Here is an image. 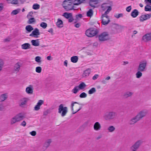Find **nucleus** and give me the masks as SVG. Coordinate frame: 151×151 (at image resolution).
Here are the masks:
<instances>
[{
	"label": "nucleus",
	"instance_id": "nucleus-50",
	"mask_svg": "<svg viewBox=\"0 0 151 151\" xmlns=\"http://www.w3.org/2000/svg\"><path fill=\"white\" fill-rule=\"evenodd\" d=\"M33 13L32 12H30L28 14L27 17L28 18H31V17H32V15H33Z\"/></svg>",
	"mask_w": 151,
	"mask_h": 151
},
{
	"label": "nucleus",
	"instance_id": "nucleus-2",
	"mask_svg": "<svg viewBox=\"0 0 151 151\" xmlns=\"http://www.w3.org/2000/svg\"><path fill=\"white\" fill-rule=\"evenodd\" d=\"M117 116L116 112L113 111L107 112L103 116V118L107 121L113 120L115 119Z\"/></svg>",
	"mask_w": 151,
	"mask_h": 151
},
{
	"label": "nucleus",
	"instance_id": "nucleus-23",
	"mask_svg": "<svg viewBox=\"0 0 151 151\" xmlns=\"http://www.w3.org/2000/svg\"><path fill=\"white\" fill-rule=\"evenodd\" d=\"M139 121L136 116L132 118L129 121V124L130 125L134 124Z\"/></svg>",
	"mask_w": 151,
	"mask_h": 151
},
{
	"label": "nucleus",
	"instance_id": "nucleus-55",
	"mask_svg": "<svg viewBox=\"0 0 151 151\" xmlns=\"http://www.w3.org/2000/svg\"><path fill=\"white\" fill-rule=\"evenodd\" d=\"M29 134L32 136H35L36 135V133L35 131H32L31 132H30L29 133Z\"/></svg>",
	"mask_w": 151,
	"mask_h": 151
},
{
	"label": "nucleus",
	"instance_id": "nucleus-32",
	"mask_svg": "<svg viewBox=\"0 0 151 151\" xmlns=\"http://www.w3.org/2000/svg\"><path fill=\"white\" fill-rule=\"evenodd\" d=\"M139 12L137 9H134L131 13V15L134 18L136 17L138 15Z\"/></svg>",
	"mask_w": 151,
	"mask_h": 151
},
{
	"label": "nucleus",
	"instance_id": "nucleus-18",
	"mask_svg": "<svg viewBox=\"0 0 151 151\" xmlns=\"http://www.w3.org/2000/svg\"><path fill=\"white\" fill-rule=\"evenodd\" d=\"M91 72V71L90 68H88L86 69L83 71L82 74V77L83 78L88 77L90 75Z\"/></svg>",
	"mask_w": 151,
	"mask_h": 151
},
{
	"label": "nucleus",
	"instance_id": "nucleus-10",
	"mask_svg": "<svg viewBox=\"0 0 151 151\" xmlns=\"http://www.w3.org/2000/svg\"><path fill=\"white\" fill-rule=\"evenodd\" d=\"M22 64L20 62H18L14 65L12 71L13 73H17L20 70V68L22 66Z\"/></svg>",
	"mask_w": 151,
	"mask_h": 151
},
{
	"label": "nucleus",
	"instance_id": "nucleus-41",
	"mask_svg": "<svg viewBox=\"0 0 151 151\" xmlns=\"http://www.w3.org/2000/svg\"><path fill=\"white\" fill-rule=\"evenodd\" d=\"M28 19L29 20L27 21V22L29 24H33L36 22L35 19L34 18L32 17Z\"/></svg>",
	"mask_w": 151,
	"mask_h": 151
},
{
	"label": "nucleus",
	"instance_id": "nucleus-12",
	"mask_svg": "<svg viewBox=\"0 0 151 151\" xmlns=\"http://www.w3.org/2000/svg\"><path fill=\"white\" fill-rule=\"evenodd\" d=\"M29 100V99L27 97H24L21 99L19 101V106L22 107H24L27 105V103Z\"/></svg>",
	"mask_w": 151,
	"mask_h": 151
},
{
	"label": "nucleus",
	"instance_id": "nucleus-22",
	"mask_svg": "<svg viewBox=\"0 0 151 151\" xmlns=\"http://www.w3.org/2000/svg\"><path fill=\"white\" fill-rule=\"evenodd\" d=\"M44 101L42 100H39L37 103L36 105L34 107L35 111H38L40 109L41 106L44 104Z\"/></svg>",
	"mask_w": 151,
	"mask_h": 151
},
{
	"label": "nucleus",
	"instance_id": "nucleus-19",
	"mask_svg": "<svg viewBox=\"0 0 151 151\" xmlns=\"http://www.w3.org/2000/svg\"><path fill=\"white\" fill-rule=\"evenodd\" d=\"M51 142L52 140L51 139H48L45 141L42 148L43 150H45L47 149L50 146Z\"/></svg>",
	"mask_w": 151,
	"mask_h": 151
},
{
	"label": "nucleus",
	"instance_id": "nucleus-43",
	"mask_svg": "<svg viewBox=\"0 0 151 151\" xmlns=\"http://www.w3.org/2000/svg\"><path fill=\"white\" fill-rule=\"evenodd\" d=\"M96 89L95 88H92L88 91V93L89 94H92L96 92Z\"/></svg>",
	"mask_w": 151,
	"mask_h": 151
},
{
	"label": "nucleus",
	"instance_id": "nucleus-47",
	"mask_svg": "<svg viewBox=\"0 0 151 151\" xmlns=\"http://www.w3.org/2000/svg\"><path fill=\"white\" fill-rule=\"evenodd\" d=\"M40 26L43 29H45L47 27V25L46 23L42 22L40 23Z\"/></svg>",
	"mask_w": 151,
	"mask_h": 151
},
{
	"label": "nucleus",
	"instance_id": "nucleus-33",
	"mask_svg": "<svg viewBox=\"0 0 151 151\" xmlns=\"http://www.w3.org/2000/svg\"><path fill=\"white\" fill-rule=\"evenodd\" d=\"M85 0H75L73 4L74 5H78L83 3Z\"/></svg>",
	"mask_w": 151,
	"mask_h": 151
},
{
	"label": "nucleus",
	"instance_id": "nucleus-62",
	"mask_svg": "<svg viewBox=\"0 0 151 151\" xmlns=\"http://www.w3.org/2000/svg\"><path fill=\"white\" fill-rule=\"evenodd\" d=\"M68 64V61L67 60H65L64 62V65L65 66L67 67Z\"/></svg>",
	"mask_w": 151,
	"mask_h": 151
},
{
	"label": "nucleus",
	"instance_id": "nucleus-38",
	"mask_svg": "<svg viewBox=\"0 0 151 151\" xmlns=\"http://www.w3.org/2000/svg\"><path fill=\"white\" fill-rule=\"evenodd\" d=\"M93 14V11L91 9H90L86 13V15L87 17H91Z\"/></svg>",
	"mask_w": 151,
	"mask_h": 151
},
{
	"label": "nucleus",
	"instance_id": "nucleus-28",
	"mask_svg": "<svg viewBox=\"0 0 151 151\" xmlns=\"http://www.w3.org/2000/svg\"><path fill=\"white\" fill-rule=\"evenodd\" d=\"M56 25L58 28H61L63 26V21L60 19H58L56 23Z\"/></svg>",
	"mask_w": 151,
	"mask_h": 151
},
{
	"label": "nucleus",
	"instance_id": "nucleus-61",
	"mask_svg": "<svg viewBox=\"0 0 151 151\" xmlns=\"http://www.w3.org/2000/svg\"><path fill=\"white\" fill-rule=\"evenodd\" d=\"M68 19V21L69 22H73V20L72 16L70 18H69Z\"/></svg>",
	"mask_w": 151,
	"mask_h": 151
},
{
	"label": "nucleus",
	"instance_id": "nucleus-25",
	"mask_svg": "<svg viewBox=\"0 0 151 151\" xmlns=\"http://www.w3.org/2000/svg\"><path fill=\"white\" fill-rule=\"evenodd\" d=\"M8 94L5 93L1 94L0 96V101L1 102H3L6 100L8 98Z\"/></svg>",
	"mask_w": 151,
	"mask_h": 151
},
{
	"label": "nucleus",
	"instance_id": "nucleus-27",
	"mask_svg": "<svg viewBox=\"0 0 151 151\" xmlns=\"http://www.w3.org/2000/svg\"><path fill=\"white\" fill-rule=\"evenodd\" d=\"M25 29L26 31V33H27L31 32L34 29L30 25H28L26 26Z\"/></svg>",
	"mask_w": 151,
	"mask_h": 151
},
{
	"label": "nucleus",
	"instance_id": "nucleus-9",
	"mask_svg": "<svg viewBox=\"0 0 151 151\" xmlns=\"http://www.w3.org/2000/svg\"><path fill=\"white\" fill-rule=\"evenodd\" d=\"M99 40L100 41H104L109 40L110 38L109 34L106 32H104L99 35Z\"/></svg>",
	"mask_w": 151,
	"mask_h": 151
},
{
	"label": "nucleus",
	"instance_id": "nucleus-42",
	"mask_svg": "<svg viewBox=\"0 0 151 151\" xmlns=\"http://www.w3.org/2000/svg\"><path fill=\"white\" fill-rule=\"evenodd\" d=\"M35 61L38 63H40L42 62L41 58L39 56H37L35 58Z\"/></svg>",
	"mask_w": 151,
	"mask_h": 151
},
{
	"label": "nucleus",
	"instance_id": "nucleus-54",
	"mask_svg": "<svg viewBox=\"0 0 151 151\" xmlns=\"http://www.w3.org/2000/svg\"><path fill=\"white\" fill-rule=\"evenodd\" d=\"M26 125V123L25 121H23L20 124V125L24 127H25Z\"/></svg>",
	"mask_w": 151,
	"mask_h": 151
},
{
	"label": "nucleus",
	"instance_id": "nucleus-45",
	"mask_svg": "<svg viewBox=\"0 0 151 151\" xmlns=\"http://www.w3.org/2000/svg\"><path fill=\"white\" fill-rule=\"evenodd\" d=\"M40 6L37 4H34L32 6V8L35 10L38 9H39Z\"/></svg>",
	"mask_w": 151,
	"mask_h": 151
},
{
	"label": "nucleus",
	"instance_id": "nucleus-64",
	"mask_svg": "<svg viewBox=\"0 0 151 151\" xmlns=\"http://www.w3.org/2000/svg\"><path fill=\"white\" fill-rule=\"evenodd\" d=\"M80 24L78 23L76 24H75V26L76 28H78L80 27Z\"/></svg>",
	"mask_w": 151,
	"mask_h": 151
},
{
	"label": "nucleus",
	"instance_id": "nucleus-5",
	"mask_svg": "<svg viewBox=\"0 0 151 151\" xmlns=\"http://www.w3.org/2000/svg\"><path fill=\"white\" fill-rule=\"evenodd\" d=\"M68 112V108L64 106L63 104H60L58 108V113L60 114L62 117L65 116Z\"/></svg>",
	"mask_w": 151,
	"mask_h": 151
},
{
	"label": "nucleus",
	"instance_id": "nucleus-26",
	"mask_svg": "<svg viewBox=\"0 0 151 151\" xmlns=\"http://www.w3.org/2000/svg\"><path fill=\"white\" fill-rule=\"evenodd\" d=\"M98 1L97 0H92L89 1V4L90 6L94 8L96 6L97 4Z\"/></svg>",
	"mask_w": 151,
	"mask_h": 151
},
{
	"label": "nucleus",
	"instance_id": "nucleus-20",
	"mask_svg": "<svg viewBox=\"0 0 151 151\" xmlns=\"http://www.w3.org/2000/svg\"><path fill=\"white\" fill-rule=\"evenodd\" d=\"M151 40V33H147L144 35L142 40L145 42H147Z\"/></svg>",
	"mask_w": 151,
	"mask_h": 151
},
{
	"label": "nucleus",
	"instance_id": "nucleus-39",
	"mask_svg": "<svg viewBox=\"0 0 151 151\" xmlns=\"http://www.w3.org/2000/svg\"><path fill=\"white\" fill-rule=\"evenodd\" d=\"M143 71H141L140 70H138V71L136 73L135 75L136 77L137 78H141L142 75V72Z\"/></svg>",
	"mask_w": 151,
	"mask_h": 151
},
{
	"label": "nucleus",
	"instance_id": "nucleus-13",
	"mask_svg": "<svg viewBox=\"0 0 151 151\" xmlns=\"http://www.w3.org/2000/svg\"><path fill=\"white\" fill-rule=\"evenodd\" d=\"M108 14H104L102 15V24L104 25H106L108 24L110 22V20L108 16L107 15Z\"/></svg>",
	"mask_w": 151,
	"mask_h": 151
},
{
	"label": "nucleus",
	"instance_id": "nucleus-56",
	"mask_svg": "<svg viewBox=\"0 0 151 151\" xmlns=\"http://www.w3.org/2000/svg\"><path fill=\"white\" fill-rule=\"evenodd\" d=\"M99 76L98 74L95 75L92 77V79L93 80H96L98 77Z\"/></svg>",
	"mask_w": 151,
	"mask_h": 151
},
{
	"label": "nucleus",
	"instance_id": "nucleus-48",
	"mask_svg": "<svg viewBox=\"0 0 151 151\" xmlns=\"http://www.w3.org/2000/svg\"><path fill=\"white\" fill-rule=\"evenodd\" d=\"M87 96V94L85 92H83L79 95V97L81 98H85Z\"/></svg>",
	"mask_w": 151,
	"mask_h": 151
},
{
	"label": "nucleus",
	"instance_id": "nucleus-6",
	"mask_svg": "<svg viewBox=\"0 0 151 151\" xmlns=\"http://www.w3.org/2000/svg\"><path fill=\"white\" fill-rule=\"evenodd\" d=\"M147 64V61L145 60H143L141 61L139 63L137 70L141 71L144 72L146 70Z\"/></svg>",
	"mask_w": 151,
	"mask_h": 151
},
{
	"label": "nucleus",
	"instance_id": "nucleus-21",
	"mask_svg": "<svg viewBox=\"0 0 151 151\" xmlns=\"http://www.w3.org/2000/svg\"><path fill=\"white\" fill-rule=\"evenodd\" d=\"M101 128V125L100 123L99 122H95L93 126V128L94 130L98 131L100 130Z\"/></svg>",
	"mask_w": 151,
	"mask_h": 151
},
{
	"label": "nucleus",
	"instance_id": "nucleus-7",
	"mask_svg": "<svg viewBox=\"0 0 151 151\" xmlns=\"http://www.w3.org/2000/svg\"><path fill=\"white\" fill-rule=\"evenodd\" d=\"M97 34V30L92 28H90L86 30L85 32V34L88 37H92L96 35Z\"/></svg>",
	"mask_w": 151,
	"mask_h": 151
},
{
	"label": "nucleus",
	"instance_id": "nucleus-35",
	"mask_svg": "<svg viewBox=\"0 0 151 151\" xmlns=\"http://www.w3.org/2000/svg\"><path fill=\"white\" fill-rule=\"evenodd\" d=\"M63 16L66 19H68L72 17V14L71 13L65 12L63 13Z\"/></svg>",
	"mask_w": 151,
	"mask_h": 151
},
{
	"label": "nucleus",
	"instance_id": "nucleus-46",
	"mask_svg": "<svg viewBox=\"0 0 151 151\" xmlns=\"http://www.w3.org/2000/svg\"><path fill=\"white\" fill-rule=\"evenodd\" d=\"M35 71L38 73H40L42 71V68L40 66H38L35 68Z\"/></svg>",
	"mask_w": 151,
	"mask_h": 151
},
{
	"label": "nucleus",
	"instance_id": "nucleus-15",
	"mask_svg": "<svg viewBox=\"0 0 151 151\" xmlns=\"http://www.w3.org/2000/svg\"><path fill=\"white\" fill-rule=\"evenodd\" d=\"M151 17V14L142 15L139 17V21L141 22H143L149 19Z\"/></svg>",
	"mask_w": 151,
	"mask_h": 151
},
{
	"label": "nucleus",
	"instance_id": "nucleus-57",
	"mask_svg": "<svg viewBox=\"0 0 151 151\" xmlns=\"http://www.w3.org/2000/svg\"><path fill=\"white\" fill-rule=\"evenodd\" d=\"M145 2L146 4L151 5V0H145Z\"/></svg>",
	"mask_w": 151,
	"mask_h": 151
},
{
	"label": "nucleus",
	"instance_id": "nucleus-3",
	"mask_svg": "<svg viewBox=\"0 0 151 151\" xmlns=\"http://www.w3.org/2000/svg\"><path fill=\"white\" fill-rule=\"evenodd\" d=\"M62 5L65 9L67 11L75 9L73 5V4L72 0H65L63 2Z\"/></svg>",
	"mask_w": 151,
	"mask_h": 151
},
{
	"label": "nucleus",
	"instance_id": "nucleus-37",
	"mask_svg": "<svg viewBox=\"0 0 151 151\" xmlns=\"http://www.w3.org/2000/svg\"><path fill=\"white\" fill-rule=\"evenodd\" d=\"M20 11V9H17L15 10H14L11 13L12 15H14L18 14Z\"/></svg>",
	"mask_w": 151,
	"mask_h": 151
},
{
	"label": "nucleus",
	"instance_id": "nucleus-63",
	"mask_svg": "<svg viewBox=\"0 0 151 151\" xmlns=\"http://www.w3.org/2000/svg\"><path fill=\"white\" fill-rule=\"evenodd\" d=\"M47 59L48 60H52L51 57V56H48L47 57Z\"/></svg>",
	"mask_w": 151,
	"mask_h": 151
},
{
	"label": "nucleus",
	"instance_id": "nucleus-51",
	"mask_svg": "<svg viewBox=\"0 0 151 151\" xmlns=\"http://www.w3.org/2000/svg\"><path fill=\"white\" fill-rule=\"evenodd\" d=\"M4 65V62L2 60L0 59V71L1 70Z\"/></svg>",
	"mask_w": 151,
	"mask_h": 151
},
{
	"label": "nucleus",
	"instance_id": "nucleus-44",
	"mask_svg": "<svg viewBox=\"0 0 151 151\" xmlns=\"http://www.w3.org/2000/svg\"><path fill=\"white\" fill-rule=\"evenodd\" d=\"M145 10L146 12H151V6L149 5H147L145 7Z\"/></svg>",
	"mask_w": 151,
	"mask_h": 151
},
{
	"label": "nucleus",
	"instance_id": "nucleus-53",
	"mask_svg": "<svg viewBox=\"0 0 151 151\" xmlns=\"http://www.w3.org/2000/svg\"><path fill=\"white\" fill-rule=\"evenodd\" d=\"M11 4H17L18 3V0H13L11 2Z\"/></svg>",
	"mask_w": 151,
	"mask_h": 151
},
{
	"label": "nucleus",
	"instance_id": "nucleus-31",
	"mask_svg": "<svg viewBox=\"0 0 151 151\" xmlns=\"http://www.w3.org/2000/svg\"><path fill=\"white\" fill-rule=\"evenodd\" d=\"M78 57L77 56H74L70 58V60L72 62L74 63H76L78 60Z\"/></svg>",
	"mask_w": 151,
	"mask_h": 151
},
{
	"label": "nucleus",
	"instance_id": "nucleus-36",
	"mask_svg": "<svg viewBox=\"0 0 151 151\" xmlns=\"http://www.w3.org/2000/svg\"><path fill=\"white\" fill-rule=\"evenodd\" d=\"M107 129L109 132H113L115 131V128L113 126H110L108 127Z\"/></svg>",
	"mask_w": 151,
	"mask_h": 151
},
{
	"label": "nucleus",
	"instance_id": "nucleus-52",
	"mask_svg": "<svg viewBox=\"0 0 151 151\" xmlns=\"http://www.w3.org/2000/svg\"><path fill=\"white\" fill-rule=\"evenodd\" d=\"M4 4L3 3H0V12H1L3 9Z\"/></svg>",
	"mask_w": 151,
	"mask_h": 151
},
{
	"label": "nucleus",
	"instance_id": "nucleus-16",
	"mask_svg": "<svg viewBox=\"0 0 151 151\" xmlns=\"http://www.w3.org/2000/svg\"><path fill=\"white\" fill-rule=\"evenodd\" d=\"M40 33L39 29L37 28H35L32 31L31 33L29 36L30 37H33L36 38H38Z\"/></svg>",
	"mask_w": 151,
	"mask_h": 151
},
{
	"label": "nucleus",
	"instance_id": "nucleus-49",
	"mask_svg": "<svg viewBox=\"0 0 151 151\" xmlns=\"http://www.w3.org/2000/svg\"><path fill=\"white\" fill-rule=\"evenodd\" d=\"M123 16V14L122 13H120L116 14L114 15V16L116 18L118 19L120 17H122Z\"/></svg>",
	"mask_w": 151,
	"mask_h": 151
},
{
	"label": "nucleus",
	"instance_id": "nucleus-8",
	"mask_svg": "<svg viewBox=\"0 0 151 151\" xmlns=\"http://www.w3.org/2000/svg\"><path fill=\"white\" fill-rule=\"evenodd\" d=\"M143 142V141L141 140L137 141L130 147V149L131 151H137Z\"/></svg>",
	"mask_w": 151,
	"mask_h": 151
},
{
	"label": "nucleus",
	"instance_id": "nucleus-59",
	"mask_svg": "<svg viewBox=\"0 0 151 151\" xmlns=\"http://www.w3.org/2000/svg\"><path fill=\"white\" fill-rule=\"evenodd\" d=\"M82 17V15L81 14H78L76 15V18L77 19H78L79 18H81Z\"/></svg>",
	"mask_w": 151,
	"mask_h": 151
},
{
	"label": "nucleus",
	"instance_id": "nucleus-40",
	"mask_svg": "<svg viewBox=\"0 0 151 151\" xmlns=\"http://www.w3.org/2000/svg\"><path fill=\"white\" fill-rule=\"evenodd\" d=\"M79 90L78 87L77 86H76L74 87V88L72 90V92L74 94H76Z\"/></svg>",
	"mask_w": 151,
	"mask_h": 151
},
{
	"label": "nucleus",
	"instance_id": "nucleus-58",
	"mask_svg": "<svg viewBox=\"0 0 151 151\" xmlns=\"http://www.w3.org/2000/svg\"><path fill=\"white\" fill-rule=\"evenodd\" d=\"M48 32L51 33V35H53V29L50 28L48 31Z\"/></svg>",
	"mask_w": 151,
	"mask_h": 151
},
{
	"label": "nucleus",
	"instance_id": "nucleus-14",
	"mask_svg": "<svg viewBox=\"0 0 151 151\" xmlns=\"http://www.w3.org/2000/svg\"><path fill=\"white\" fill-rule=\"evenodd\" d=\"M102 9L104 11L106 10L104 14H108L111 10L112 8L111 6H109L107 4H104L102 5Z\"/></svg>",
	"mask_w": 151,
	"mask_h": 151
},
{
	"label": "nucleus",
	"instance_id": "nucleus-29",
	"mask_svg": "<svg viewBox=\"0 0 151 151\" xmlns=\"http://www.w3.org/2000/svg\"><path fill=\"white\" fill-rule=\"evenodd\" d=\"M32 45L34 46H38L40 45V42L39 39L32 40L31 41Z\"/></svg>",
	"mask_w": 151,
	"mask_h": 151
},
{
	"label": "nucleus",
	"instance_id": "nucleus-30",
	"mask_svg": "<svg viewBox=\"0 0 151 151\" xmlns=\"http://www.w3.org/2000/svg\"><path fill=\"white\" fill-rule=\"evenodd\" d=\"M30 45L28 43H25L21 45V47L22 49L27 50L30 48Z\"/></svg>",
	"mask_w": 151,
	"mask_h": 151
},
{
	"label": "nucleus",
	"instance_id": "nucleus-11",
	"mask_svg": "<svg viewBox=\"0 0 151 151\" xmlns=\"http://www.w3.org/2000/svg\"><path fill=\"white\" fill-rule=\"evenodd\" d=\"M147 113V110H143L139 111L137 114L136 116L139 120L146 116Z\"/></svg>",
	"mask_w": 151,
	"mask_h": 151
},
{
	"label": "nucleus",
	"instance_id": "nucleus-24",
	"mask_svg": "<svg viewBox=\"0 0 151 151\" xmlns=\"http://www.w3.org/2000/svg\"><path fill=\"white\" fill-rule=\"evenodd\" d=\"M133 94V93L131 91H128L124 93L123 94V96L124 98H127L131 97Z\"/></svg>",
	"mask_w": 151,
	"mask_h": 151
},
{
	"label": "nucleus",
	"instance_id": "nucleus-60",
	"mask_svg": "<svg viewBox=\"0 0 151 151\" xmlns=\"http://www.w3.org/2000/svg\"><path fill=\"white\" fill-rule=\"evenodd\" d=\"M131 6H129L127 7L126 8V11L129 12L131 11Z\"/></svg>",
	"mask_w": 151,
	"mask_h": 151
},
{
	"label": "nucleus",
	"instance_id": "nucleus-34",
	"mask_svg": "<svg viewBox=\"0 0 151 151\" xmlns=\"http://www.w3.org/2000/svg\"><path fill=\"white\" fill-rule=\"evenodd\" d=\"M79 89H83L86 86V85L84 82L81 83L78 86H77Z\"/></svg>",
	"mask_w": 151,
	"mask_h": 151
},
{
	"label": "nucleus",
	"instance_id": "nucleus-4",
	"mask_svg": "<svg viewBox=\"0 0 151 151\" xmlns=\"http://www.w3.org/2000/svg\"><path fill=\"white\" fill-rule=\"evenodd\" d=\"M80 104L76 102L72 101L71 104V109L73 114H75L82 108Z\"/></svg>",
	"mask_w": 151,
	"mask_h": 151
},
{
	"label": "nucleus",
	"instance_id": "nucleus-1",
	"mask_svg": "<svg viewBox=\"0 0 151 151\" xmlns=\"http://www.w3.org/2000/svg\"><path fill=\"white\" fill-rule=\"evenodd\" d=\"M25 117V114L23 112L19 113L12 117L10 119V123L11 125H13L16 123L19 122Z\"/></svg>",
	"mask_w": 151,
	"mask_h": 151
},
{
	"label": "nucleus",
	"instance_id": "nucleus-17",
	"mask_svg": "<svg viewBox=\"0 0 151 151\" xmlns=\"http://www.w3.org/2000/svg\"><path fill=\"white\" fill-rule=\"evenodd\" d=\"M33 85H29L26 88L25 92L27 94H32L33 92Z\"/></svg>",
	"mask_w": 151,
	"mask_h": 151
}]
</instances>
